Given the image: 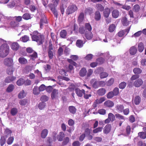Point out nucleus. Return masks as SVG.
Segmentation results:
<instances>
[{
    "label": "nucleus",
    "mask_w": 146,
    "mask_h": 146,
    "mask_svg": "<svg viewBox=\"0 0 146 146\" xmlns=\"http://www.w3.org/2000/svg\"><path fill=\"white\" fill-rule=\"evenodd\" d=\"M9 50V45L6 44L2 45L0 47V56L4 58L8 54Z\"/></svg>",
    "instance_id": "1"
},
{
    "label": "nucleus",
    "mask_w": 146,
    "mask_h": 146,
    "mask_svg": "<svg viewBox=\"0 0 146 146\" xmlns=\"http://www.w3.org/2000/svg\"><path fill=\"white\" fill-rule=\"evenodd\" d=\"M33 33V35L32 36L33 40L38 42V45L42 44L44 39L43 36L40 35L37 31H34Z\"/></svg>",
    "instance_id": "2"
},
{
    "label": "nucleus",
    "mask_w": 146,
    "mask_h": 146,
    "mask_svg": "<svg viewBox=\"0 0 146 146\" xmlns=\"http://www.w3.org/2000/svg\"><path fill=\"white\" fill-rule=\"evenodd\" d=\"M78 8L76 5L73 4L70 5L66 11V13L67 15H70L74 13L76 11Z\"/></svg>",
    "instance_id": "3"
},
{
    "label": "nucleus",
    "mask_w": 146,
    "mask_h": 146,
    "mask_svg": "<svg viewBox=\"0 0 146 146\" xmlns=\"http://www.w3.org/2000/svg\"><path fill=\"white\" fill-rule=\"evenodd\" d=\"M4 64L6 66L11 67L13 64V59L11 58H6L4 60Z\"/></svg>",
    "instance_id": "4"
},
{
    "label": "nucleus",
    "mask_w": 146,
    "mask_h": 146,
    "mask_svg": "<svg viewBox=\"0 0 146 146\" xmlns=\"http://www.w3.org/2000/svg\"><path fill=\"white\" fill-rule=\"evenodd\" d=\"M130 28L124 30H122L119 31L117 34V35L119 37H122L124 36L127 35L129 32Z\"/></svg>",
    "instance_id": "5"
},
{
    "label": "nucleus",
    "mask_w": 146,
    "mask_h": 146,
    "mask_svg": "<svg viewBox=\"0 0 146 146\" xmlns=\"http://www.w3.org/2000/svg\"><path fill=\"white\" fill-rule=\"evenodd\" d=\"M41 100L42 101V102L39 104L38 107L40 110H42L43 109L45 106V102L46 100V96H42L41 98Z\"/></svg>",
    "instance_id": "6"
},
{
    "label": "nucleus",
    "mask_w": 146,
    "mask_h": 146,
    "mask_svg": "<svg viewBox=\"0 0 146 146\" xmlns=\"http://www.w3.org/2000/svg\"><path fill=\"white\" fill-rule=\"evenodd\" d=\"M58 97V90L54 89L51 94V97L52 99H57Z\"/></svg>",
    "instance_id": "7"
},
{
    "label": "nucleus",
    "mask_w": 146,
    "mask_h": 146,
    "mask_svg": "<svg viewBox=\"0 0 146 146\" xmlns=\"http://www.w3.org/2000/svg\"><path fill=\"white\" fill-rule=\"evenodd\" d=\"M143 81L141 78H138L135 80L134 82V85L136 87L140 86L143 83Z\"/></svg>",
    "instance_id": "8"
},
{
    "label": "nucleus",
    "mask_w": 146,
    "mask_h": 146,
    "mask_svg": "<svg viewBox=\"0 0 146 146\" xmlns=\"http://www.w3.org/2000/svg\"><path fill=\"white\" fill-rule=\"evenodd\" d=\"M106 90L104 88H102L98 89L97 92V94L100 96L104 95L106 93Z\"/></svg>",
    "instance_id": "9"
},
{
    "label": "nucleus",
    "mask_w": 146,
    "mask_h": 146,
    "mask_svg": "<svg viewBox=\"0 0 146 146\" xmlns=\"http://www.w3.org/2000/svg\"><path fill=\"white\" fill-rule=\"evenodd\" d=\"M85 90L84 89L80 90L79 88L75 89V91L77 96L80 97H81L83 96V94L84 93Z\"/></svg>",
    "instance_id": "10"
},
{
    "label": "nucleus",
    "mask_w": 146,
    "mask_h": 146,
    "mask_svg": "<svg viewBox=\"0 0 146 146\" xmlns=\"http://www.w3.org/2000/svg\"><path fill=\"white\" fill-rule=\"evenodd\" d=\"M111 129V126L110 125L107 124L104 127L103 132L105 134H107L109 133Z\"/></svg>",
    "instance_id": "11"
},
{
    "label": "nucleus",
    "mask_w": 146,
    "mask_h": 146,
    "mask_svg": "<svg viewBox=\"0 0 146 146\" xmlns=\"http://www.w3.org/2000/svg\"><path fill=\"white\" fill-rule=\"evenodd\" d=\"M66 4L67 2L65 1V0H62L60 5V10L61 13L62 14H63L64 12V5H66Z\"/></svg>",
    "instance_id": "12"
},
{
    "label": "nucleus",
    "mask_w": 146,
    "mask_h": 146,
    "mask_svg": "<svg viewBox=\"0 0 146 146\" xmlns=\"http://www.w3.org/2000/svg\"><path fill=\"white\" fill-rule=\"evenodd\" d=\"M93 36V34L91 31H86L85 35V36L87 39L88 40L91 39L92 38Z\"/></svg>",
    "instance_id": "13"
},
{
    "label": "nucleus",
    "mask_w": 146,
    "mask_h": 146,
    "mask_svg": "<svg viewBox=\"0 0 146 146\" xmlns=\"http://www.w3.org/2000/svg\"><path fill=\"white\" fill-rule=\"evenodd\" d=\"M104 105L107 107L111 108L114 105V103L113 102L110 100H108L106 101L104 103Z\"/></svg>",
    "instance_id": "14"
},
{
    "label": "nucleus",
    "mask_w": 146,
    "mask_h": 146,
    "mask_svg": "<svg viewBox=\"0 0 146 146\" xmlns=\"http://www.w3.org/2000/svg\"><path fill=\"white\" fill-rule=\"evenodd\" d=\"M19 47L18 44L17 42H14L12 43L11 45V48L14 50H17Z\"/></svg>",
    "instance_id": "15"
},
{
    "label": "nucleus",
    "mask_w": 146,
    "mask_h": 146,
    "mask_svg": "<svg viewBox=\"0 0 146 146\" xmlns=\"http://www.w3.org/2000/svg\"><path fill=\"white\" fill-rule=\"evenodd\" d=\"M86 73L87 70L86 69L84 68H83L80 70L79 75L81 77H83L86 75Z\"/></svg>",
    "instance_id": "16"
},
{
    "label": "nucleus",
    "mask_w": 146,
    "mask_h": 146,
    "mask_svg": "<svg viewBox=\"0 0 146 146\" xmlns=\"http://www.w3.org/2000/svg\"><path fill=\"white\" fill-rule=\"evenodd\" d=\"M110 9L108 8H106L103 12V15L104 17L108 18L110 14Z\"/></svg>",
    "instance_id": "17"
},
{
    "label": "nucleus",
    "mask_w": 146,
    "mask_h": 146,
    "mask_svg": "<svg viewBox=\"0 0 146 146\" xmlns=\"http://www.w3.org/2000/svg\"><path fill=\"white\" fill-rule=\"evenodd\" d=\"M91 82H93L92 86L94 88H97L99 86V82L96 80L95 79H92L91 81Z\"/></svg>",
    "instance_id": "18"
},
{
    "label": "nucleus",
    "mask_w": 146,
    "mask_h": 146,
    "mask_svg": "<svg viewBox=\"0 0 146 146\" xmlns=\"http://www.w3.org/2000/svg\"><path fill=\"white\" fill-rule=\"evenodd\" d=\"M64 137V134L63 132H60L57 136V139L59 141H62Z\"/></svg>",
    "instance_id": "19"
},
{
    "label": "nucleus",
    "mask_w": 146,
    "mask_h": 146,
    "mask_svg": "<svg viewBox=\"0 0 146 146\" xmlns=\"http://www.w3.org/2000/svg\"><path fill=\"white\" fill-rule=\"evenodd\" d=\"M19 62L21 64H25L27 63L28 61L24 57H20L19 58Z\"/></svg>",
    "instance_id": "20"
},
{
    "label": "nucleus",
    "mask_w": 146,
    "mask_h": 146,
    "mask_svg": "<svg viewBox=\"0 0 146 146\" xmlns=\"http://www.w3.org/2000/svg\"><path fill=\"white\" fill-rule=\"evenodd\" d=\"M141 101V98L139 96H135L134 99V103L136 105H138L140 103Z\"/></svg>",
    "instance_id": "21"
},
{
    "label": "nucleus",
    "mask_w": 146,
    "mask_h": 146,
    "mask_svg": "<svg viewBox=\"0 0 146 146\" xmlns=\"http://www.w3.org/2000/svg\"><path fill=\"white\" fill-rule=\"evenodd\" d=\"M116 110L118 111L119 112H122L124 109V106L122 105H118L115 107Z\"/></svg>",
    "instance_id": "22"
},
{
    "label": "nucleus",
    "mask_w": 146,
    "mask_h": 146,
    "mask_svg": "<svg viewBox=\"0 0 146 146\" xmlns=\"http://www.w3.org/2000/svg\"><path fill=\"white\" fill-rule=\"evenodd\" d=\"M26 93L25 92L24 90H22L19 94L18 95V97L19 99H22L26 96Z\"/></svg>",
    "instance_id": "23"
},
{
    "label": "nucleus",
    "mask_w": 146,
    "mask_h": 146,
    "mask_svg": "<svg viewBox=\"0 0 146 146\" xmlns=\"http://www.w3.org/2000/svg\"><path fill=\"white\" fill-rule=\"evenodd\" d=\"M33 93L36 95H38L40 93V91L37 86H35L33 89Z\"/></svg>",
    "instance_id": "24"
},
{
    "label": "nucleus",
    "mask_w": 146,
    "mask_h": 146,
    "mask_svg": "<svg viewBox=\"0 0 146 146\" xmlns=\"http://www.w3.org/2000/svg\"><path fill=\"white\" fill-rule=\"evenodd\" d=\"M144 48L143 44L142 42L139 43L138 46V49L139 52H142Z\"/></svg>",
    "instance_id": "25"
},
{
    "label": "nucleus",
    "mask_w": 146,
    "mask_h": 146,
    "mask_svg": "<svg viewBox=\"0 0 146 146\" xmlns=\"http://www.w3.org/2000/svg\"><path fill=\"white\" fill-rule=\"evenodd\" d=\"M101 16L100 12L96 11L95 13L94 18L96 21H99L101 19Z\"/></svg>",
    "instance_id": "26"
},
{
    "label": "nucleus",
    "mask_w": 146,
    "mask_h": 146,
    "mask_svg": "<svg viewBox=\"0 0 146 146\" xmlns=\"http://www.w3.org/2000/svg\"><path fill=\"white\" fill-rule=\"evenodd\" d=\"M137 51V48L134 46H133L129 50L130 53L132 55L135 54Z\"/></svg>",
    "instance_id": "27"
},
{
    "label": "nucleus",
    "mask_w": 146,
    "mask_h": 146,
    "mask_svg": "<svg viewBox=\"0 0 146 146\" xmlns=\"http://www.w3.org/2000/svg\"><path fill=\"white\" fill-rule=\"evenodd\" d=\"M119 12L118 11L115 9L112 12V16L114 18H117L119 16Z\"/></svg>",
    "instance_id": "28"
},
{
    "label": "nucleus",
    "mask_w": 146,
    "mask_h": 146,
    "mask_svg": "<svg viewBox=\"0 0 146 146\" xmlns=\"http://www.w3.org/2000/svg\"><path fill=\"white\" fill-rule=\"evenodd\" d=\"M67 34V32L65 30H62L60 33V36L63 38H66Z\"/></svg>",
    "instance_id": "29"
},
{
    "label": "nucleus",
    "mask_w": 146,
    "mask_h": 146,
    "mask_svg": "<svg viewBox=\"0 0 146 146\" xmlns=\"http://www.w3.org/2000/svg\"><path fill=\"white\" fill-rule=\"evenodd\" d=\"M122 22L124 26H127L129 24V21L127 20V18L125 17H123L122 20Z\"/></svg>",
    "instance_id": "30"
},
{
    "label": "nucleus",
    "mask_w": 146,
    "mask_h": 146,
    "mask_svg": "<svg viewBox=\"0 0 146 146\" xmlns=\"http://www.w3.org/2000/svg\"><path fill=\"white\" fill-rule=\"evenodd\" d=\"M96 7L97 9L102 11L104 10V7L100 4H96Z\"/></svg>",
    "instance_id": "31"
},
{
    "label": "nucleus",
    "mask_w": 146,
    "mask_h": 146,
    "mask_svg": "<svg viewBox=\"0 0 146 146\" xmlns=\"http://www.w3.org/2000/svg\"><path fill=\"white\" fill-rule=\"evenodd\" d=\"M108 117L111 121L113 122L115 119V115L111 113H109L108 114Z\"/></svg>",
    "instance_id": "32"
},
{
    "label": "nucleus",
    "mask_w": 146,
    "mask_h": 146,
    "mask_svg": "<svg viewBox=\"0 0 146 146\" xmlns=\"http://www.w3.org/2000/svg\"><path fill=\"white\" fill-rule=\"evenodd\" d=\"M68 108L70 112L71 113L74 114L76 112V109L75 107L73 106H70Z\"/></svg>",
    "instance_id": "33"
},
{
    "label": "nucleus",
    "mask_w": 146,
    "mask_h": 146,
    "mask_svg": "<svg viewBox=\"0 0 146 146\" xmlns=\"http://www.w3.org/2000/svg\"><path fill=\"white\" fill-rule=\"evenodd\" d=\"M14 88V86L13 85H9L7 88L6 91L8 92H10L13 90Z\"/></svg>",
    "instance_id": "34"
},
{
    "label": "nucleus",
    "mask_w": 146,
    "mask_h": 146,
    "mask_svg": "<svg viewBox=\"0 0 146 146\" xmlns=\"http://www.w3.org/2000/svg\"><path fill=\"white\" fill-rule=\"evenodd\" d=\"M84 27L86 29V31H91L92 29L91 26L89 23H86L85 24V27Z\"/></svg>",
    "instance_id": "35"
},
{
    "label": "nucleus",
    "mask_w": 146,
    "mask_h": 146,
    "mask_svg": "<svg viewBox=\"0 0 146 146\" xmlns=\"http://www.w3.org/2000/svg\"><path fill=\"white\" fill-rule=\"evenodd\" d=\"M10 112L12 115H15L18 112L17 109L16 108H13L11 109Z\"/></svg>",
    "instance_id": "36"
},
{
    "label": "nucleus",
    "mask_w": 146,
    "mask_h": 146,
    "mask_svg": "<svg viewBox=\"0 0 146 146\" xmlns=\"http://www.w3.org/2000/svg\"><path fill=\"white\" fill-rule=\"evenodd\" d=\"M115 28L116 27L115 24H111L109 27V31L110 32H112L115 30Z\"/></svg>",
    "instance_id": "37"
},
{
    "label": "nucleus",
    "mask_w": 146,
    "mask_h": 146,
    "mask_svg": "<svg viewBox=\"0 0 146 146\" xmlns=\"http://www.w3.org/2000/svg\"><path fill=\"white\" fill-rule=\"evenodd\" d=\"M133 72L134 74H138L142 72V70L139 68H136L133 69Z\"/></svg>",
    "instance_id": "38"
},
{
    "label": "nucleus",
    "mask_w": 146,
    "mask_h": 146,
    "mask_svg": "<svg viewBox=\"0 0 146 146\" xmlns=\"http://www.w3.org/2000/svg\"><path fill=\"white\" fill-rule=\"evenodd\" d=\"M100 76L101 78L103 79L107 78L108 76V74L106 72H103L100 74Z\"/></svg>",
    "instance_id": "39"
},
{
    "label": "nucleus",
    "mask_w": 146,
    "mask_h": 146,
    "mask_svg": "<svg viewBox=\"0 0 146 146\" xmlns=\"http://www.w3.org/2000/svg\"><path fill=\"white\" fill-rule=\"evenodd\" d=\"M84 14L83 13H81L80 14L78 17V21L79 22H82L84 20Z\"/></svg>",
    "instance_id": "40"
},
{
    "label": "nucleus",
    "mask_w": 146,
    "mask_h": 146,
    "mask_svg": "<svg viewBox=\"0 0 146 146\" xmlns=\"http://www.w3.org/2000/svg\"><path fill=\"white\" fill-rule=\"evenodd\" d=\"M83 41L80 40H78L76 42V45L77 46L80 48L82 47L83 45Z\"/></svg>",
    "instance_id": "41"
},
{
    "label": "nucleus",
    "mask_w": 146,
    "mask_h": 146,
    "mask_svg": "<svg viewBox=\"0 0 146 146\" xmlns=\"http://www.w3.org/2000/svg\"><path fill=\"white\" fill-rule=\"evenodd\" d=\"M133 9L134 12H137L140 9V6L138 4L135 5L133 6Z\"/></svg>",
    "instance_id": "42"
},
{
    "label": "nucleus",
    "mask_w": 146,
    "mask_h": 146,
    "mask_svg": "<svg viewBox=\"0 0 146 146\" xmlns=\"http://www.w3.org/2000/svg\"><path fill=\"white\" fill-rule=\"evenodd\" d=\"M138 135L141 138L144 139L146 138V133L144 132H140L138 133Z\"/></svg>",
    "instance_id": "43"
},
{
    "label": "nucleus",
    "mask_w": 146,
    "mask_h": 146,
    "mask_svg": "<svg viewBox=\"0 0 146 146\" xmlns=\"http://www.w3.org/2000/svg\"><path fill=\"white\" fill-rule=\"evenodd\" d=\"M103 129L102 127H98L93 130V132L94 133H96L101 132Z\"/></svg>",
    "instance_id": "44"
},
{
    "label": "nucleus",
    "mask_w": 146,
    "mask_h": 146,
    "mask_svg": "<svg viewBox=\"0 0 146 146\" xmlns=\"http://www.w3.org/2000/svg\"><path fill=\"white\" fill-rule=\"evenodd\" d=\"M115 116L117 118L120 120H123V121L125 120V118L123 116L119 113H117L115 114Z\"/></svg>",
    "instance_id": "45"
},
{
    "label": "nucleus",
    "mask_w": 146,
    "mask_h": 146,
    "mask_svg": "<svg viewBox=\"0 0 146 146\" xmlns=\"http://www.w3.org/2000/svg\"><path fill=\"white\" fill-rule=\"evenodd\" d=\"M114 81V79L113 78H111L107 82V85L108 86H110L113 83Z\"/></svg>",
    "instance_id": "46"
},
{
    "label": "nucleus",
    "mask_w": 146,
    "mask_h": 146,
    "mask_svg": "<svg viewBox=\"0 0 146 146\" xmlns=\"http://www.w3.org/2000/svg\"><path fill=\"white\" fill-rule=\"evenodd\" d=\"M24 83V80L22 78H20L18 80L17 82V84L19 86L22 85Z\"/></svg>",
    "instance_id": "47"
},
{
    "label": "nucleus",
    "mask_w": 146,
    "mask_h": 146,
    "mask_svg": "<svg viewBox=\"0 0 146 146\" xmlns=\"http://www.w3.org/2000/svg\"><path fill=\"white\" fill-rule=\"evenodd\" d=\"M32 53H33L30 54L29 56L31 57V59L34 60V58H36L37 57V53L34 51Z\"/></svg>",
    "instance_id": "48"
},
{
    "label": "nucleus",
    "mask_w": 146,
    "mask_h": 146,
    "mask_svg": "<svg viewBox=\"0 0 146 146\" xmlns=\"http://www.w3.org/2000/svg\"><path fill=\"white\" fill-rule=\"evenodd\" d=\"M13 68L10 67L7 68V72L8 74L11 75L13 74Z\"/></svg>",
    "instance_id": "49"
},
{
    "label": "nucleus",
    "mask_w": 146,
    "mask_h": 146,
    "mask_svg": "<svg viewBox=\"0 0 146 146\" xmlns=\"http://www.w3.org/2000/svg\"><path fill=\"white\" fill-rule=\"evenodd\" d=\"M112 92L115 96H116L119 94V88L117 87H116L114 89L113 91Z\"/></svg>",
    "instance_id": "50"
},
{
    "label": "nucleus",
    "mask_w": 146,
    "mask_h": 146,
    "mask_svg": "<svg viewBox=\"0 0 146 146\" xmlns=\"http://www.w3.org/2000/svg\"><path fill=\"white\" fill-rule=\"evenodd\" d=\"M14 137H10L9 138L7 141V144L8 145H11V144L14 141Z\"/></svg>",
    "instance_id": "51"
},
{
    "label": "nucleus",
    "mask_w": 146,
    "mask_h": 146,
    "mask_svg": "<svg viewBox=\"0 0 146 146\" xmlns=\"http://www.w3.org/2000/svg\"><path fill=\"white\" fill-rule=\"evenodd\" d=\"M19 24V23L17 22L14 21H12L10 23L11 26L12 27H17Z\"/></svg>",
    "instance_id": "52"
},
{
    "label": "nucleus",
    "mask_w": 146,
    "mask_h": 146,
    "mask_svg": "<svg viewBox=\"0 0 146 146\" xmlns=\"http://www.w3.org/2000/svg\"><path fill=\"white\" fill-rule=\"evenodd\" d=\"M6 140L4 137L2 136L0 140V144L1 146H3L5 143Z\"/></svg>",
    "instance_id": "53"
},
{
    "label": "nucleus",
    "mask_w": 146,
    "mask_h": 146,
    "mask_svg": "<svg viewBox=\"0 0 146 146\" xmlns=\"http://www.w3.org/2000/svg\"><path fill=\"white\" fill-rule=\"evenodd\" d=\"M126 85V84L124 82H122L120 83L119 85V88L121 89H123L125 88Z\"/></svg>",
    "instance_id": "54"
},
{
    "label": "nucleus",
    "mask_w": 146,
    "mask_h": 146,
    "mask_svg": "<svg viewBox=\"0 0 146 146\" xmlns=\"http://www.w3.org/2000/svg\"><path fill=\"white\" fill-rule=\"evenodd\" d=\"M86 32V30L84 27H82L79 28V32L80 33L82 34H83L84 33H85Z\"/></svg>",
    "instance_id": "55"
},
{
    "label": "nucleus",
    "mask_w": 146,
    "mask_h": 146,
    "mask_svg": "<svg viewBox=\"0 0 146 146\" xmlns=\"http://www.w3.org/2000/svg\"><path fill=\"white\" fill-rule=\"evenodd\" d=\"M23 18L25 20H28L30 18V16L28 13H25L23 16Z\"/></svg>",
    "instance_id": "56"
},
{
    "label": "nucleus",
    "mask_w": 146,
    "mask_h": 146,
    "mask_svg": "<svg viewBox=\"0 0 146 146\" xmlns=\"http://www.w3.org/2000/svg\"><path fill=\"white\" fill-rule=\"evenodd\" d=\"M115 95L112 92V91H111L108 92L107 94V97L108 99H111Z\"/></svg>",
    "instance_id": "57"
},
{
    "label": "nucleus",
    "mask_w": 146,
    "mask_h": 146,
    "mask_svg": "<svg viewBox=\"0 0 146 146\" xmlns=\"http://www.w3.org/2000/svg\"><path fill=\"white\" fill-rule=\"evenodd\" d=\"M21 40L24 42H26L27 41L29 40V37L25 35L21 38Z\"/></svg>",
    "instance_id": "58"
},
{
    "label": "nucleus",
    "mask_w": 146,
    "mask_h": 146,
    "mask_svg": "<svg viewBox=\"0 0 146 146\" xmlns=\"http://www.w3.org/2000/svg\"><path fill=\"white\" fill-rule=\"evenodd\" d=\"M48 56L50 59H52L53 57L54 51H48Z\"/></svg>",
    "instance_id": "59"
},
{
    "label": "nucleus",
    "mask_w": 146,
    "mask_h": 146,
    "mask_svg": "<svg viewBox=\"0 0 146 146\" xmlns=\"http://www.w3.org/2000/svg\"><path fill=\"white\" fill-rule=\"evenodd\" d=\"M54 46H53L52 44L51 43V42H50L49 43V46L48 51H54Z\"/></svg>",
    "instance_id": "60"
},
{
    "label": "nucleus",
    "mask_w": 146,
    "mask_h": 146,
    "mask_svg": "<svg viewBox=\"0 0 146 146\" xmlns=\"http://www.w3.org/2000/svg\"><path fill=\"white\" fill-rule=\"evenodd\" d=\"M93 55L92 54H88L84 58L85 59L87 60H91L92 58Z\"/></svg>",
    "instance_id": "61"
},
{
    "label": "nucleus",
    "mask_w": 146,
    "mask_h": 146,
    "mask_svg": "<svg viewBox=\"0 0 146 146\" xmlns=\"http://www.w3.org/2000/svg\"><path fill=\"white\" fill-rule=\"evenodd\" d=\"M55 17L56 18L57 17L58 13L57 11L54 8H52L51 9Z\"/></svg>",
    "instance_id": "62"
},
{
    "label": "nucleus",
    "mask_w": 146,
    "mask_h": 146,
    "mask_svg": "<svg viewBox=\"0 0 146 146\" xmlns=\"http://www.w3.org/2000/svg\"><path fill=\"white\" fill-rule=\"evenodd\" d=\"M40 92H42L46 89V86L44 84H42L38 88Z\"/></svg>",
    "instance_id": "63"
},
{
    "label": "nucleus",
    "mask_w": 146,
    "mask_h": 146,
    "mask_svg": "<svg viewBox=\"0 0 146 146\" xmlns=\"http://www.w3.org/2000/svg\"><path fill=\"white\" fill-rule=\"evenodd\" d=\"M139 76L138 75H133L131 78L130 80L131 81L136 80L137 79H138L139 78Z\"/></svg>",
    "instance_id": "64"
}]
</instances>
